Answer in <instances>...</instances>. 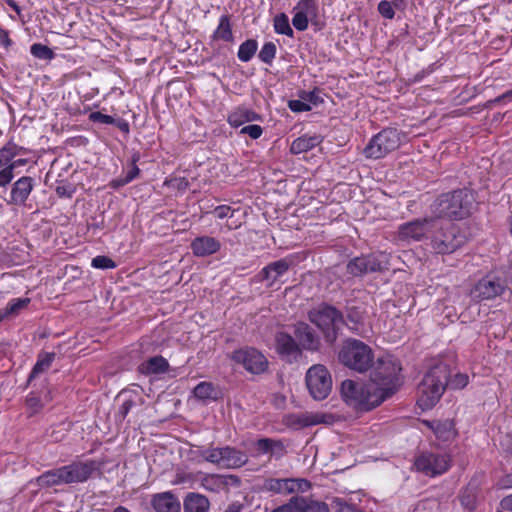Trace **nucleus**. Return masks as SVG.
<instances>
[{"label":"nucleus","mask_w":512,"mask_h":512,"mask_svg":"<svg viewBox=\"0 0 512 512\" xmlns=\"http://www.w3.org/2000/svg\"><path fill=\"white\" fill-rule=\"evenodd\" d=\"M430 428L434 431L437 438L448 441L456 435L454 423L452 420L433 421L429 423Z\"/></svg>","instance_id":"29"},{"label":"nucleus","mask_w":512,"mask_h":512,"mask_svg":"<svg viewBox=\"0 0 512 512\" xmlns=\"http://www.w3.org/2000/svg\"><path fill=\"white\" fill-rule=\"evenodd\" d=\"M373 359L372 349L356 339L347 340L339 352L340 362L360 373L371 368Z\"/></svg>","instance_id":"8"},{"label":"nucleus","mask_w":512,"mask_h":512,"mask_svg":"<svg viewBox=\"0 0 512 512\" xmlns=\"http://www.w3.org/2000/svg\"><path fill=\"white\" fill-rule=\"evenodd\" d=\"M215 37L224 41H231L233 38L230 21L227 16H222L219 26L215 31Z\"/></svg>","instance_id":"37"},{"label":"nucleus","mask_w":512,"mask_h":512,"mask_svg":"<svg viewBox=\"0 0 512 512\" xmlns=\"http://www.w3.org/2000/svg\"><path fill=\"white\" fill-rule=\"evenodd\" d=\"M259 119L260 116L257 113L246 107L237 108L228 117L229 123L234 127H239L246 122H253Z\"/></svg>","instance_id":"28"},{"label":"nucleus","mask_w":512,"mask_h":512,"mask_svg":"<svg viewBox=\"0 0 512 512\" xmlns=\"http://www.w3.org/2000/svg\"><path fill=\"white\" fill-rule=\"evenodd\" d=\"M6 2L17 14H20L21 9L14 0H6Z\"/></svg>","instance_id":"63"},{"label":"nucleus","mask_w":512,"mask_h":512,"mask_svg":"<svg viewBox=\"0 0 512 512\" xmlns=\"http://www.w3.org/2000/svg\"><path fill=\"white\" fill-rule=\"evenodd\" d=\"M151 505L157 512H180V502L171 492L153 495Z\"/></svg>","instance_id":"23"},{"label":"nucleus","mask_w":512,"mask_h":512,"mask_svg":"<svg viewBox=\"0 0 512 512\" xmlns=\"http://www.w3.org/2000/svg\"><path fill=\"white\" fill-rule=\"evenodd\" d=\"M191 248L196 256L205 257L220 249V242L213 237L202 236L193 240Z\"/></svg>","instance_id":"24"},{"label":"nucleus","mask_w":512,"mask_h":512,"mask_svg":"<svg viewBox=\"0 0 512 512\" xmlns=\"http://www.w3.org/2000/svg\"><path fill=\"white\" fill-rule=\"evenodd\" d=\"M254 456L269 455V458L280 459L286 453L282 440L273 438H260L253 443Z\"/></svg>","instance_id":"19"},{"label":"nucleus","mask_w":512,"mask_h":512,"mask_svg":"<svg viewBox=\"0 0 512 512\" xmlns=\"http://www.w3.org/2000/svg\"><path fill=\"white\" fill-rule=\"evenodd\" d=\"M294 482L292 479H275L270 478L265 480L263 488L266 491L278 494H291L294 489Z\"/></svg>","instance_id":"30"},{"label":"nucleus","mask_w":512,"mask_h":512,"mask_svg":"<svg viewBox=\"0 0 512 512\" xmlns=\"http://www.w3.org/2000/svg\"><path fill=\"white\" fill-rule=\"evenodd\" d=\"M232 359L242 364L243 367L252 374L263 373L268 365L265 356L254 348L237 350L233 352Z\"/></svg>","instance_id":"14"},{"label":"nucleus","mask_w":512,"mask_h":512,"mask_svg":"<svg viewBox=\"0 0 512 512\" xmlns=\"http://www.w3.org/2000/svg\"><path fill=\"white\" fill-rule=\"evenodd\" d=\"M262 128L259 125L251 124L241 129L242 134L249 135L252 139H258L262 135Z\"/></svg>","instance_id":"51"},{"label":"nucleus","mask_w":512,"mask_h":512,"mask_svg":"<svg viewBox=\"0 0 512 512\" xmlns=\"http://www.w3.org/2000/svg\"><path fill=\"white\" fill-rule=\"evenodd\" d=\"M128 183H129V182L126 180V178H125V177H120V178H117V179L113 180V181L111 182V186H112L113 188H120V187H122V186H124V185H126V184H128Z\"/></svg>","instance_id":"61"},{"label":"nucleus","mask_w":512,"mask_h":512,"mask_svg":"<svg viewBox=\"0 0 512 512\" xmlns=\"http://www.w3.org/2000/svg\"><path fill=\"white\" fill-rule=\"evenodd\" d=\"M201 456L207 462L224 469H237L248 462V455L235 447H213L201 452Z\"/></svg>","instance_id":"10"},{"label":"nucleus","mask_w":512,"mask_h":512,"mask_svg":"<svg viewBox=\"0 0 512 512\" xmlns=\"http://www.w3.org/2000/svg\"><path fill=\"white\" fill-rule=\"evenodd\" d=\"M341 395L344 401L357 411H370L385 401V393L379 394L371 383H359L347 379L342 382Z\"/></svg>","instance_id":"2"},{"label":"nucleus","mask_w":512,"mask_h":512,"mask_svg":"<svg viewBox=\"0 0 512 512\" xmlns=\"http://www.w3.org/2000/svg\"><path fill=\"white\" fill-rule=\"evenodd\" d=\"M370 373L371 384L379 394L385 393V400L396 393L399 387V372L401 367L391 356L378 358L372 363Z\"/></svg>","instance_id":"4"},{"label":"nucleus","mask_w":512,"mask_h":512,"mask_svg":"<svg viewBox=\"0 0 512 512\" xmlns=\"http://www.w3.org/2000/svg\"><path fill=\"white\" fill-rule=\"evenodd\" d=\"M30 303L29 298H23V299H12L6 306L9 314L11 317H14L19 314V312L26 308L27 305Z\"/></svg>","instance_id":"43"},{"label":"nucleus","mask_w":512,"mask_h":512,"mask_svg":"<svg viewBox=\"0 0 512 512\" xmlns=\"http://www.w3.org/2000/svg\"><path fill=\"white\" fill-rule=\"evenodd\" d=\"M274 29L278 34L293 36V30L290 26L287 15L281 13L274 18Z\"/></svg>","instance_id":"36"},{"label":"nucleus","mask_w":512,"mask_h":512,"mask_svg":"<svg viewBox=\"0 0 512 512\" xmlns=\"http://www.w3.org/2000/svg\"><path fill=\"white\" fill-rule=\"evenodd\" d=\"M431 225L427 245L434 253L451 254L464 245L466 238L457 226L445 223L439 218H434Z\"/></svg>","instance_id":"5"},{"label":"nucleus","mask_w":512,"mask_h":512,"mask_svg":"<svg viewBox=\"0 0 512 512\" xmlns=\"http://www.w3.org/2000/svg\"><path fill=\"white\" fill-rule=\"evenodd\" d=\"M449 384V381H448ZM468 384V376L465 374H456L451 380H450V386L453 389H461L464 388Z\"/></svg>","instance_id":"52"},{"label":"nucleus","mask_w":512,"mask_h":512,"mask_svg":"<svg viewBox=\"0 0 512 512\" xmlns=\"http://www.w3.org/2000/svg\"><path fill=\"white\" fill-rule=\"evenodd\" d=\"M288 106L293 112H306L311 109L309 104L300 100H291Z\"/></svg>","instance_id":"55"},{"label":"nucleus","mask_w":512,"mask_h":512,"mask_svg":"<svg viewBox=\"0 0 512 512\" xmlns=\"http://www.w3.org/2000/svg\"><path fill=\"white\" fill-rule=\"evenodd\" d=\"M306 385L315 400L325 399L332 389V378L324 365L315 364L306 373Z\"/></svg>","instance_id":"12"},{"label":"nucleus","mask_w":512,"mask_h":512,"mask_svg":"<svg viewBox=\"0 0 512 512\" xmlns=\"http://www.w3.org/2000/svg\"><path fill=\"white\" fill-rule=\"evenodd\" d=\"M94 470L93 462H73L69 465L46 471L37 478V483L41 487H51L84 482L91 476Z\"/></svg>","instance_id":"6"},{"label":"nucleus","mask_w":512,"mask_h":512,"mask_svg":"<svg viewBox=\"0 0 512 512\" xmlns=\"http://www.w3.org/2000/svg\"><path fill=\"white\" fill-rule=\"evenodd\" d=\"M434 218H424L405 223L399 228V236L408 241H428Z\"/></svg>","instance_id":"16"},{"label":"nucleus","mask_w":512,"mask_h":512,"mask_svg":"<svg viewBox=\"0 0 512 512\" xmlns=\"http://www.w3.org/2000/svg\"><path fill=\"white\" fill-rule=\"evenodd\" d=\"M55 359V353H44L39 355L38 361L34 365L29 378L28 384H30L40 373L45 372L52 365V362Z\"/></svg>","instance_id":"32"},{"label":"nucleus","mask_w":512,"mask_h":512,"mask_svg":"<svg viewBox=\"0 0 512 512\" xmlns=\"http://www.w3.org/2000/svg\"><path fill=\"white\" fill-rule=\"evenodd\" d=\"M137 160H138V156H133V160H132L133 166H132V168L127 172V174L124 176V177L126 178V180H127L129 183H130L132 180H134V179L138 176V174H139V172H140L139 168L136 166V162H137Z\"/></svg>","instance_id":"56"},{"label":"nucleus","mask_w":512,"mask_h":512,"mask_svg":"<svg viewBox=\"0 0 512 512\" xmlns=\"http://www.w3.org/2000/svg\"><path fill=\"white\" fill-rule=\"evenodd\" d=\"M308 319L315 324L328 343L337 339L338 330L343 325V316L335 307L320 304L308 312Z\"/></svg>","instance_id":"7"},{"label":"nucleus","mask_w":512,"mask_h":512,"mask_svg":"<svg viewBox=\"0 0 512 512\" xmlns=\"http://www.w3.org/2000/svg\"><path fill=\"white\" fill-rule=\"evenodd\" d=\"M451 373L449 366L440 363L433 366L424 376L418 387V404L422 409H431L443 395Z\"/></svg>","instance_id":"1"},{"label":"nucleus","mask_w":512,"mask_h":512,"mask_svg":"<svg viewBox=\"0 0 512 512\" xmlns=\"http://www.w3.org/2000/svg\"><path fill=\"white\" fill-rule=\"evenodd\" d=\"M210 503L206 496L189 493L184 500V512H207Z\"/></svg>","instance_id":"27"},{"label":"nucleus","mask_w":512,"mask_h":512,"mask_svg":"<svg viewBox=\"0 0 512 512\" xmlns=\"http://www.w3.org/2000/svg\"><path fill=\"white\" fill-rule=\"evenodd\" d=\"M387 262L375 255L356 257L348 262L347 272L354 276H362L366 273L379 272L386 268Z\"/></svg>","instance_id":"15"},{"label":"nucleus","mask_w":512,"mask_h":512,"mask_svg":"<svg viewBox=\"0 0 512 512\" xmlns=\"http://www.w3.org/2000/svg\"><path fill=\"white\" fill-rule=\"evenodd\" d=\"M90 119L94 122H99L102 124H113L115 122V120L112 116L103 114L101 112L91 113Z\"/></svg>","instance_id":"54"},{"label":"nucleus","mask_w":512,"mask_h":512,"mask_svg":"<svg viewBox=\"0 0 512 512\" xmlns=\"http://www.w3.org/2000/svg\"><path fill=\"white\" fill-rule=\"evenodd\" d=\"M214 386L208 382H201L194 388L196 398L206 400L213 398Z\"/></svg>","instance_id":"39"},{"label":"nucleus","mask_w":512,"mask_h":512,"mask_svg":"<svg viewBox=\"0 0 512 512\" xmlns=\"http://www.w3.org/2000/svg\"><path fill=\"white\" fill-rule=\"evenodd\" d=\"M401 144L400 134L394 128L383 129L364 148L367 158L380 159L396 150Z\"/></svg>","instance_id":"11"},{"label":"nucleus","mask_w":512,"mask_h":512,"mask_svg":"<svg viewBox=\"0 0 512 512\" xmlns=\"http://www.w3.org/2000/svg\"><path fill=\"white\" fill-rule=\"evenodd\" d=\"M292 481L295 484L293 493H295L297 491H302V492L306 491L310 487L309 482L305 479H292Z\"/></svg>","instance_id":"57"},{"label":"nucleus","mask_w":512,"mask_h":512,"mask_svg":"<svg viewBox=\"0 0 512 512\" xmlns=\"http://www.w3.org/2000/svg\"><path fill=\"white\" fill-rule=\"evenodd\" d=\"M304 497H292L287 503L273 509L272 512H303Z\"/></svg>","instance_id":"35"},{"label":"nucleus","mask_w":512,"mask_h":512,"mask_svg":"<svg viewBox=\"0 0 512 512\" xmlns=\"http://www.w3.org/2000/svg\"><path fill=\"white\" fill-rule=\"evenodd\" d=\"M242 509V504L234 502L231 503L224 512H240Z\"/></svg>","instance_id":"62"},{"label":"nucleus","mask_w":512,"mask_h":512,"mask_svg":"<svg viewBox=\"0 0 512 512\" xmlns=\"http://www.w3.org/2000/svg\"><path fill=\"white\" fill-rule=\"evenodd\" d=\"M275 341L277 352L288 362L296 361L302 356V349H300L295 336L279 332L275 336Z\"/></svg>","instance_id":"18"},{"label":"nucleus","mask_w":512,"mask_h":512,"mask_svg":"<svg viewBox=\"0 0 512 512\" xmlns=\"http://www.w3.org/2000/svg\"><path fill=\"white\" fill-rule=\"evenodd\" d=\"M309 20H311V19L297 11L292 19V24L297 30L304 31L308 27Z\"/></svg>","instance_id":"49"},{"label":"nucleus","mask_w":512,"mask_h":512,"mask_svg":"<svg viewBox=\"0 0 512 512\" xmlns=\"http://www.w3.org/2000/svg\"><path fill=\"white\" fill-rule=\"evenodd\" d=\"M132 406H133V401H131V400L125 401L120 408V413L123 416H126Z\"/></svg>","instance_id":"60"},{"label":"nucleus","mask_w":512,"mask_h":512,"mask_svg":"<svg viewBox=\"0 0 512 512\" xmlns=\"http://www.w3.org/2000/svg\"><path fill=\"white\" fill-rule=\"evenodd\" d=\"M201 484L206 490L218 492L227 484V482L223 476L208 474L203 477Z\"/></svg>","instance_id":"33"},{"label":"nucleus","mask_w":512,"mask_h":512,"mask_svg":"<svg viewBox=\"0 0 512 512\" xmlns=\"http://www.w3.org/2000/svg\"><path fill=\"white\" fill-rule=\"evenodd\" d=\"M474 208V194L467 189H459L442 194L435 202L434 211L438 218L459 220L469 216Z\"/></svg>","instance_id":"3"},{"label":"nucleus","mask_w":512,"mask_h":512,"mask_svg":"<svg viewBox=\"0 0 512 512\" xmlns=\"http://www.w3.org/2000/svg\"><path fill=\"white\" fill-rule=\"evenodd\" d=\"M333 416L327 415L323 413H298V414H291L287 416L286 423L287 425L294 427V428H302L312 425H317L320 423H332L333 422Z\"/></svg>","instance_id":"21"},{"label":"nucleus","mask_w":512,"mask_h":512,"mask_svg":"<svg viewBox=\"0 0 512 512\" xmlns=\"http://www.w3.org/2000/svg\"><path fill=\"white\" fill-rule=\"evenodd\" d=\"M461 504L469 509L473 510L476 507V495L473 489L467 488L460 495Z\"/></svg>","instance_id":"44"},{"label":"nucleus","mask_w":512,"mask_h":512,"mask_svg":"<svg viewBox=\"0 0 512 512\" xmlns=\"http://www.w3.org/2000/svg\"><path fill=\"white\" fill-rule=\"evenodd\" d=\"M303 512H329L326 503L304 497Z\"/></svg>","instance_id":"42"},{"label":"nucleus","mask_w":512,"mask_h":512,"mask_svg":"<svg viewBox=\"0 0 512 512\" xmlns=\"http://www.w3.org/2000/svg\"><path fill=\"white\" fill-rule=\"evenodd\" d=\"M297 10L311 20L317 16V4L315 0H301L297 5Z\"/></svg>","instance_id":"38"},{"label":"nucleus","mask_w":512,"mask_h":512,"mask_svg":"<svg viewBox=\"0 0 512 512\" xmlns=\"http://www.w3.org/2000/svg\"><path fill=\"white\" fill-rule=\"evenodd\" d=\"M499 505L501 510L512 512V493L502 498Z\"/></svg>","instance_id":"59"},{"label":"nucleus","mask_w":512,"mask_h":512,"mask_svg":"<svg viewBox=\"0 0 512 512\" xmlns=\"http://www.w3.org/2000/svg\"><path fill=\"white\" fill-rule=\"evenodd\" d=\"M13 166H6L2 170H0V186L5 187L7 186L13 179Z\"/></svg>","instance_id":"50"},{"label":"nucleus","mask_w":512,"mask_h":512,"mask_svg":"<svg viewBox=\"0 0 512 512\" xmlns=\"http://www.w3.org/2000/svg\"><path fill=\"white\" fill-rule=\"evenodd\" d=\"M319 143L320 138L318 136L303 135L292 142L290 151L293 154H300L316 147Z\"/></svg>","instance_id":"31"},{"label":"nucleus","mask_w":512,"mask_h":512,"mask_svg":"<svg viewBox=\"0 0 512 512\" xmlns=\"http://www.w3.org/2000/svg\"><path fill=\"white\" fill-rule=\"evenodd\" d=\"M293 335L295 336L302 351H319L321 347L320 336L309 324L302 321L295 323L293 325Z\"/></svg>","instance_id":"17"},{"label":"nucleus","mask_w":512,"mask_h":512,"mask_svg":"<svg viewBox=\"0 0 512 512\" xmlns=\"http://www.w3.org/2000/svg\"><path fill=\"white\" fill-rule=\"evenodd\" d=\"M507 288L505 273L498 270L490 271L473 285L469 296L472 301L479 303L502 296Z\"/></svg>","instance_id":"9"},{"label":"nucleus","mask_w":512,"mask_h":512,"mask_svg":"<svg viewBox=\"0 0 512 512\" xmlns=\"http://www.w3.org/2000/svg\"><path fill=\"white\" fill-rule=\"evenodd\" d=\"M92 266L98 269H110L116 266L115 262L107 256H96L92 259Z\"/></svg>","instance_id":"46"},{"label":"nucleus","mask_w":512,"mask_h":512,"mask_svg":"<svg viewBox=\"0 0 512 512\" xmlns=\"http://www.w3.org/2000/svg\"><path fill=\"white\" fill-rule=\"evenodd\" d=\"M503 486L506 487V488H512V474L507 475L503 479Z\"/></svg>","instance_id":"64"},{"label":"nucleus","mask_w":512,"mask_h":512,"mask_svg":"<svg viewBox=\"0 0 512 512\" xmlns=\"http://www.w3.org/2000/svg\"><path fill=\"white\" fill-rule=\"evenodd\" d=\"M169 363L162 356H154L143 362L139 366L140 373L144 375H158L168 371Z\"/></svg>","instance_id":"26"},{"label":"nucleus","mask_w":512,"mask_h":512,"mask_svg":"<svg viewBox=\"0 0 512 512\" xmlns=\"http://www.w3.org/2000/svg\"><path fill=\"white\" fill-rule=\"evenodd\" d=\"M34 186L33 178L23 176L19 178L12 187L10 195V203L15 205H23L28 199Z\"/></svg>","instance_id":"22"},{"label":"nucleus","mask_w":512,"mask_h":512,"mask_svg":"<svg viewBox=\"0 0 512 512\" xmlns=\"http://www.w3.org/2000/svg\"><path fill=\"white\" fill-rule=\"evenodd\" d=\"M275 55H276L275 44L273 42H267L261 48L258 57L262 62H264L266 64H270L273 61V59L275 58Z\"/></svg>","instance_id":"41"},{"label":"nucleus","mask_w":512,"mask_h":512,"mask_svg":"<svg viewBox=\"0 0 512 512\" xmlns=\"http://www.w3.org/2000/svg\"><path fill=\"white\" fill-rule=\"evenodd\" d=\"M17 155V146L14 144H6L0 149V168L7 165Z\"/></svg>","instance_id":"40"},{"label":"nucleus","mask_w":512,"mask_h":512,"mask_svg":"<svg viewBox=\"0 0 512 512\" xmlns=\"http://www.w3.org/2000/svg\"><path fill=\"white\" fill-rule=\"evenodd\" d=\"M51 400V391L48 388H45L40 392H31L26 399L29 417L40 412L44 405L49 403Z\"/></svg>","instance_id":"25"},{"label":"nucleus","mask_w":512,"mask_h":512,"mask_svg":"<svg viewBox=\"0 0 512 512\" xmlns=\"http://www.w3.org/2000/svg\"><path fill=\"white\" fill-rule=\"evenodd\" d=\"M257 41L254 39H248L243 42L238 50V58L243 62H248L256 53Z\"/></svg>","instance_id":"34"},{"label":"nucleus","mask_w":512,"mask_h":512,"mask_svg":"<svg viewBox=\"0 0 512 512\" xmlns=\"http://www.w3.org/2000/svg\"><path fill=\"white\" fill-rule=\"evenodd\" d=\"M378 12L386 19H393L395 15L392 3L389 1H381L378 4Z\"/></svg>","instance_id":"47"},{"label":"nucleus","mask_w":512,"mask_h":512,"mask_svg":"<svg viewBox=\"0 0 512 512\" xmlns=\"http://www.w3.org/2000/svg\"><path fill=\"white\" fill-rule=\"evenodd\" d=\"M31 53L40 59H51L53 57V51L42 44H33L31 46Z\"/></svg>","instance_id":"45"},{"label":"nucleus","mask_w":512,"mask_h":512,"mask_svg":"<svg viewBox=\"0 0 512 512\" xmlns=\"http://www.w3.org/2000/svg\"><path fill=\"white\" fill-rule=\"evenodd\" d=\"M290 265L291 262L287 259L274 261L265 266L259 272L258 277L261 281L266 282V286L273 287L280 281V278L288 272Z\"/></svg>","instance_id":"20"},{"label":"nucleus","mask_w":512,"mask_h":512,"mask_svg":"<svg viewBox=\"0 0 512 512\" xmlns=\"http://www.w3.org/2000/svg\"><path fill=\"white\" fill-rule=\"evenodd\" d=\"M450 464L451 458L448 454L432 452L421 453L414 462L417 471L429 477L445 473L449 469Z\"/></svg>","instance_id":"13"},{"label":"nucleus","mask_w":512,"mask_h":512,"mask_svg":"<svg viewBox=\"0 0 512 512\" xmlns=\"http://www.w3.org/2000/svg\"><path fill=\"white\" fill-rule=\"evenodd\" d=\"M333 507L337 512H352L350 506H348L343 500L336 498L333 500Z\"/></svg>","instance_id":"58"},{"label":"nucleus","mask_w":512,"mask_h":512,"mask_svg":"<svg viewBox=\"0 0 512 512\" xmlns=\"http://www.w3.org/2000/svg\"><path fill=\"white\" fill-rule=\"evenodd\" d=\"M211 213L218 219H224L226 217L232 216L233 211L230 206L221 205L217 206Z\"/></svg>","instance_id":"53"},{"label":"nucleus","mask_w":512,"mask_h":512,"mask_svg":"<svg viewBox=\"0 0 512 512\" xmlns=\"http://www.w3.org/2000/svg\"><path fill=\"white\" fill-rule=\"evenodd\" d=\"M166 185L177 190H186L189 182L184 177H173L165 182Z\"/></svg>","instance_id":"48"}]
</instances>
